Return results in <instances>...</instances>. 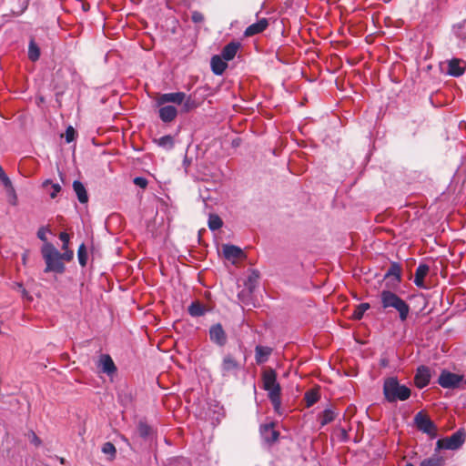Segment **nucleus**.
I'll use <instances>...</instances> for the list:
<instances>
[{"label":"nucleus","instance_id":"27","mask_svg":"<svg viewBox=\"0 0 466 466\" xmlns=\"http://www.w3.org/2000/svg\"><path fill=\"white\" fill-rule=\"evenodd\" d=\"M444 460L439 455H433L431 458L423 460L420 466H442Z\"/></svg>","mask_w":466,"mask_h":466},{"label":"nucleus","instance_id":"19","mask_svg":"<svg viewBox=\"0 0 466 466\" xmlns=\"http://www.w3.org/2000/svg\"><path fill=\"white\" fill-rule=\"evenodd\" d=\"M239 47V43L230 42L224 46V48L221 51L220 56L223 57V59L226 61H230L235 57Z\"/></svg>","mask_w":466,"mask_h":466},{"label":"nucleus","instance_id":"42","mask_svg":"<svg viewBox=\"0 0 466 466\" xmlns=\"http://www.w3.org/2000/svg\"><path fill=\"white\" fill-rule=\"evenodd\" d=\"M192 21L196 24L202 23L204 21V15L198 11H194L191 15Z\"/></svg>","mask_w":466,"mask_h":466},{"label":"nucleus","instance_id":"31","mask_svg":"<svg viewBox=\"0 0 466 466\" xmlns=\"http://www.w3.org/2000/svg\"><path fill=\"white\" fill-rule=\"evenodd\" d=\"M370 309L369 303H360L356 307V309L353 311V318L355 319H362L364 313Z\"/></svg>","mask_w":466,"mask_h":466},{"label":"nucleus","instance_id":"41","mask_svg":"<svg viewBox=\"0 0 466 466\" xmlns=\"http://www.w3.org/2000/svg\"><path fill=\"white\" fill-rule=\"evenodd\" d=\"M134 184L141 188H145L147 186V180L143 177H137L134 178Z\"/></svg>","mask_w":466,"mask_h":466},{"label":"nucleus","instance_id":"20","mask_svg":"<svg viewBox=\"0 0 466 466\" xmlns=\"http://www.w3.org/2000/svg\"><path fill=\"white\" fill-rule=\"evenodd\" d=\"M222 251L224 257L228 260L237 259L243 255L242 249L234 245H223Z\"/></svg>","mask_w":466,"mask_h":466},{"label":"nucleus","instance_id":"28","mask_svg":"<svg viewBox=\"0 0 466 466\" xmlns=\"http://www.w3.org/2000/svg\"><path fill=\"white\" fill-rule=\"evenodd\" d=\"M40 56V49L35 44V42L32 39L29 42L28 46V57L31 61L35 62L39 59Z\"/></svg>","mask_w":466,"mask_h":466},{"label":"nucleus","instance_id":"24","mask_svg":"<svg viewBox=\"0 0 466 466\" xmlns=\"http://www.w3.org/2000/svg\"><path fill=\"white\" fill-rule=\"evenodd\" d=\"M187 311L192 317H200L205 314L206 308L198 301H194L188 306Z\"/></svg>","mask_w":466,"mask_h":466},{"label":"nucleus","instance_id":"48","mask_svg":"<svg viewBox=\"0 0 466 466\" xmlns=\"http://www.w3.org/2000/svg\"><path fill=\"white\" fill-rule=\"evenodd\" d=\"M405 466H414L412 463H407Z\"/></svg>","mask_w":466,"mask_h":466},{"label":"nucleus","instance_id":"30","mask_svg":"<svg viewBox=\"0 0 466 466\" xmlns=\"http://www.w3.org/2000/svg\"><path fill=\"white\" fill-rule=\"evenodd\" d=\"M222 224H223V222L218 215H216V214L209 215L208 228L211 230H217V229L220 228L222 227Z\"/></svg>","mask_w":466,"mask_h":466},{"label":"nucleus","instance_id":"17","mask_svg":"<svg viewBox=\"0 0 466 466\" xmlns=\"http://www.w3.org/2000/svg\"><path fill=\"white\" fill-rule=\"evenodd\" d=\"M211 70L217 76H221L228 67L227 61L220 56H214L210 61Z\"/></svg>","mask_w":466,"mask_h":466},{"label":"nucleus","instance_id":"21","mask_svg":"<svg viewBox=\"0 0 466 466\" xmlns=\"http://www.w3.org/2000/svg\"><path fill=\"white\" fill-rule=\"evenodd\" d=\"M272 352V349L267 346L258 345L255 349V359L258 364H261L266 362L270 354Z\"/></svg>","mask_w":466,"mask_h":466},{"label":"nucleus","instance_id":"8","mask_svg":"<svg viewBox=\"0 0 466 466\" xmlns=\"http://www.w3.org/2000/svg\"><path fill=\"white\" fill-rule=\"evenodd\" d=\"M162 94L156 99V105L158 106V116L164 123H170L176 119L178 114L177 108L175 105L170 103H160Z\"/></svg>","mask_w":466,"mask_h":466},{"label":"nucleus","instance_id":"4","mask_svg":"<svg viewBox=\"0 0 466 466\" xmlns=\"http://www.w3.org/2000/svg\"><path fill=\"white\" fill-rule=\"evenodd\" d=\"M160 103H172L181 106L182 113H188L199 106V103L191 95L180 91L162 94Z\"/></svg>","mask_w":466,"mask_h":466},{"label":"nucleus","instance_id":"26","mask_svg":"<svg viewBox=\"0 0 466 466\" xmlns=\"http://www.w3.org/2000/svg\"><path fill=\"white\" fill-rule=\"evenodd\" d=\"M400 274H401V268L400 266L398 263H392L388 269L385 277L390 278L392 277L396 282L400 281Z\"/></svg>","mask_w":466,"mask_h":466},{"label":"nucleus","instance_id":"46","mask_svg":"<svg viewBox=\"0 0 466 466\" xmlns=\"http://www.w3.org/2000/svg\"><path fill=\"white\" fill-rule=\"evenodd\" d=\"M177 466H192L190 461L187 459L181 458L177 460Z\"/></svg>","mask_w":466,"mask_h":466},{"label":"nucleus","instance_id":"7","mask_svg":"<svg viewBox=\"0 0 466 466\" xmlns=\"http://www.w3.org/2000/svg\"><path fill=\"white\" fill-rule=\"evenodd\" d=\"M414 422L419 431L428 434L431 438L437 436V428L430 417L423 412H418L414 417Z\"/></svg>","mask_w":466,"mask_h":466},{"label":"nucleus","instance_id":"36","mask_svg":"<svg viewBox=\"0 0 466 466\" xmlns=\"http://www.w3.org/2000/svg\"><path fill=\"white\" fill-rule=\"evenodd\" d=\"M258 279V274L255 271H253L248 278V280L246 282V285L249 289H252L255 288L257 281Z\"/></svg>","mask_w":466,"mask_h":466},{"label":"nucleus","instance_id":"40","mask_svg":"<svg viewBox=\"0 0 466 466\" xmlns=\"http://www.w3.org/2000/svg\"><path fill=\"white\" fill-rule=\"evenodd\" d=\"M59 238L63 242L62 248L63 249L68 248V243H69V239H70L69 235L66 232H61L59 234Z\"/></svg>","mask_w":466,"mask_h":466},{"label":"nucleus","instance_id":"6","mask_svg":"<svg viewBox=\"0 0 466 466\" xmlns=\"http://www.w3.org/2000/svg\"><path fill=\"white\" fill-rule=\"evenodd\" d=\"M465 441V433L461 431H457L452 435L447 438L440 439L436 442V451L441 450H457Z\"/></svg>","mask_w":466,"mask_h":466},{"label":"nucleus","instance_id":"34","mask_svg":"<svg viewBox=\"0 0 466 466\" xmlns=\"http://www.w3.org/2000/svg\"><path fill=\"white\" fill-rule=\"evenodd\" d=\"M305 400L307 402V406L310 407L313 404H315L319 400V395L317 392L314 391H309L305 394Z\"/></svg>","mask_w":466,"mask_h":466},{"label":"nucleus","instance_id":"16","mask_svg":"<svg viewBox=\"0 0 466 466\" xmlns=\"http://www.w3.org/2000/svg\"><path fill=\"white\" fill-rule=\"evenodd\" d=\"M260 435L266 442L272 443L278 440L279 433L274 429V425L270 423L260 427Z\"/></svg>","mask_w":466,"mask_h":466},{"label":"nucleus","instance_id":"29","mask_svg":"<svg viewBox=\"0 0 466 466\" xmlns=\"http://www.w3.org/2000/svg\"><path fill=\"white\" fill-rule=\"evenodd\" d=\"M336 416L337 414L335 413L334 410L330 409H326L320 415V424L324 426L332 422L335 420Z\"/></svg>","mask_w":466,"mask_h":466},{"label":"nucleus","instance_id":"9","mask_svg":"<svg viewBox=\"0 0 466 466\" xmlns=\"http://www.w3.org/2000/svg\"><path fill=\"white\" fill-rule=\"evenodd\" d=\"M462 380V376L452 373L448 370H442L438 382L444 389H454L459 386Z\"/></svg>","mask_w":466,"mask_h":466},{"label":"nucleus","instance_id":"10","mask_svg":"<svg viewBox=\"0 0 466 466\" xmlns=\"http://www.w3.org/2000/svg\"><path fill=\"white\" fill-rule=\"evenodd\" d=\"M431 373L430 368L426 366H420L417 369L414 382L417 388L423 389L426 387L431 380Z\"/></svg>","mask_w":466,"mask_h":466},{"label":"nucleus","instance_id":"33","mask_svg":"<svg viewBox=\"0 0 466 466\" xmlns=\"http://www.w3.org/2000/svg\"><path fill=\"white\" fill-rule=\"evenodd\" d=\"M138 432L141 437L147 438L152 434V429L147 423L140 422L138 424Z\"/></svg>","mask_w":466,"mask_h":466},{"label":"nucleus","instance_id":"1","mask_svg":"<svg viewBox=\"0 0 466 466\" xmlns=\"http://www.w3.org/2000/svg\"><path fill=\"white\" fill-rule=\"evenodd\" d=\"M263 389L268 391V397L271 401L276 413L281 415V388L277 380V373L273 369H268L262 373Z\"/></svg>","mask_w":466,"mask_h":466},{"label":"nucleus","instance_id":"12","mask_svg":"<svg viewBox=\"0 0 466 466\" xmlns=\"http://www.w3.org/2000/svg\"><path fill=\"white\" fill-rule=\"evenodd\" d=\"M209 337L212 342L218 346H224L227 342V335L222 325L218 323L212 325L209 329Z\"/></svg>","mask_w":466,"mask_h":466},{"label":"nucleus","instance_id":"15","mask_svg":"<svg viewBox=\"0 0 466 466\" xmlns=\"http://www.w3.org/2000/svg\"><path fill=\"white\" fill-rule=\"evenodd\" d=\"M268 25V22L266 18H261L258 22L248 25L245 31L244 35L246 37H250L255 35L262 33Z\"/></svg>","mask_w":466,"mask_h":466},{"label":"nucleus","instance_id":"44","mask_svg":"<svg viewBox=\"0 0 466 466\" xmlns=\"http://www.w3.org/2000/svg\"><path fill=\"white\" fill-rule=\"evenodd\" d=\"M0 180L1 182L3 183V185L7 188H11V187H14L12 186V183H11V180L9 179V177L6 176V174L3 177H0Z\"/></svg>","mask_w":466,"mask_h":466},{"label":"nucleus","instance_id":"14","mask_svg":"<svg viewBox=\"0 0 466 466\" xmlns=\"http://www.w3.org/2000/svg\"><path fill=\"white\" fill-rule=\"evenodd\" d=\"M238 370L239 364L231 355L228 354L223 358L221 364V372L223 376H228Z\"/></svg>","mask_w":466,"mask_h":466},{"label":"nucleus","instance_id":"38","mask_svg":"<svg viewBox=\"0 0 466 466\" xmlns=\"http://www.w3.org/2000/svg\"><path fill=\"white\" fill-rule=\"evenodd\" d=\"M7 195H8V202L12 206H16L17 205V196H16L15 188L11 187V188L7 189Z\"/></svg>","mask_w":466,"mask_h":466},{"label":"nucleus","instance_id":"18","mask_svg":"<svg viewBox=\"0 0 466 466\" xmlns=\"http://www.w3.org/2000/svg\"><path fill=\"white\" fill-rule=\"evenodd\" d=\"M430 268L426 264H420L415 271L414 284L418 288H425L424 279L428 275Z\"/></svg>","mask_w":466,"mask_h":466},{"label":"nucleus","instance_id":"2","mask_svg":"<svg viewBox=\"0 0 466 466\" xmlns=\"http://www.w3.org/2000/svg\"><path fill=\"white\" fill-rule=\"evenodd\" d=\"M41 254L46 263L45 272L61 274L65 271L64 262L61 261V253L52 243H45L41 248Z\"/></svg>","mask_w":466,"mask_h":466},{"label":"nucleus","instance_id":"47","mask_svg":"<svg viewBox=\"0 0 466 466\" xmlns=\"http://www.w3.org/2000/svg\"><path fill=\"white\" fill-rule=\"evenodd\" d=\"M31 441L36 446L40 445L41 443L40 439L35 435L34 431L31 432Z\"/></svg>","mask_w":466,"mask_h":466},{"label":"nucleus","instance_id":"39","mask_svg":"<svg viewBox=\"0 0 466 466\" xmlns=\"http://www.w3.org/2000/svg\"><path fill=\"white\" fill-rule=\"evenodd\" d=\"M75 136H76V131L75 129L69 126L66 130V134H65V137H66V141L67 143H70L72 142L74 139H75Z\"/></svg>","mask_w":466,"mask_h":466},{"label":"nucleus","instance_id":"35","mask_svg":"<svg viewBox=\"0 0 466 466\" xmlns=\"http://www.w3.org/2000/svg\"><path fill=\"white\" fill-rule=\"evenodd\" d=\"M49 233H51V231L48 227H41V228H39V229L37 231V238L39 239H41L44 242V244L49 243L47 241V237H46V235Z\"/></svg>","mask_w":466,"mask_h":466},{"label":"nucleus","instance_id":"32","mask_svg":"<svg viewBox=\"0 0 466 466\" xmlns=\"http://www.w3.org/2000/svg\"><path fill=\"white\" fill-rule=\"evenodd\" d=\"M103 453L109 455L110 460H113L116 457V450L113 443L106 442L102 447Z\"/></svg>","mask_w":466,"mask_h":466},{"label":"nucleus","instance_id":"3","mask_svg":"<svg viewBox=\"0 0 466 466\" xmlns=\"http://www.w3.org/2000/svg\"><path fill=\"white\" fill-rule=\"evenodd\" d=\"M383 394L389 402L403 401L410 398V390L407 386L400 384L397 378L390 377L384 381Z\"/></svg>","mask_w":466,"mask_h":466},{"label":"nucleus","instance_id":"25","mask_svg":"<svg viewBox=\"0 0 466 466\" xmlns=\"http://www.w3.org/2000/svg\"><path fill=\"white\" fill-rule=\"evenodd\" d=\"M43 187L46 188L51 198H55L61 191V186L58 183H52L50 180H46Z\"/></svg>","mask_w":466,"mask_h":466},{"label":"nucleus","instance_id":"11","mask_svg":"<svg viewBox=\"0 0 466 466\" xmlns=\"http://www.w3.org/2000/svg\"><path fill=\"white\" fill-rule=\"evenodd\" d=\"M97 368L103 373L112 376L116 371V367L108 354H102L99 357Z\"/></svg>","mask_w":466,"mask_h":466},{"label":"nucleus","instance_id":"5","mask_svg":"<svg viewBox=\"0 0 466 466\" xmlns=\"http://www.w3.org/2000/svg\"><path fill=\"white\" fill-rule=\"evenodd\" d=\"M380 299L384 309L393 308L399 312L400 320L404 321L407 319L410 313V306L397 294L390 290H382Z\"/></svg>","mask_w":466,"mask_h":466},{"label":"nucleus","instance_id":"13","mask_svg":"<svg viewBox=\"0 0 466 466\" xmlns=\"http://www.w3.org/2000/svg\"><path fill=\"white\" fill-rule=\"evenodd\" d=\"M465 62L461 59L453 58L448 61L447 74L451 76H461L465 71Z\"/></svg>","mask_w":466,"mask_h":466},{"label":"nucleus","instance_id":"45","mask_svg":"<svg viewBox=\"0 0 466 466\" xmlns=\"http://www.w3.org/2000/svg\"><path fill=\"white\" fill-rule=\"evenodd\" d=\"M0 180L1 182L3 183V185L7 188H11V187H14L12 186V183H11V180L9 179V177L6 176V174L3 177H0Z\"/></svg>","mask_w":466,"mask_h":466},{"label":"nucleus","instance_id":"22","mask_svg":"<svg viewBox=\"0 0 466 466\" xmlns=\"http://www.w3.org/2000/svg\"><path fill=\"white\" fill-rule=\"evenodd\" d=\"M73 189L80 203L85 204L88 201V195L84 184L78 180L73 182Z\"/></svg>","mask_w":466,"mask_h":466},{"label":"nucleus","instance_id":"43","mask_svg":"<svg viewBox=\"0 0 466 466\" xmlns=\"http://www.w3.org/2000/svg\"><path fill=\"white\" fill-rule=\"evenodd\" d=\"M64 253L61 254V261H70L74 257V252L68 248L64 249Z\"/></svg>","mask_w":466,"mask_h":466},{"label":"nucleus","instance_id":"23","mask_svg":"<svg viewBox=\"0 0 466 466\" xmlns=\"http://www.w3.org/2000/svg\"><path fill=\"white\" fill-rule=\"evenodd\" d=\"M154 142L160 147L170 150L174 147V138L170 135L163 136L159 138L154 139Z\"/></svg>","mask_w":466,"mask_h":466},{"label":"nucleus","instance_id":"37","mask_svg":"<svg viewBox=\"0 0 466 466\" xmlns=\"http://www.w3.org/2000/svg\"><path fill=\"white\" fill-rule=\"evenodd\" d=\"M77 255H78V260H79L80 265L85 266L86 264L87 257H86V248H85L84 244H82L79 247Z\"/></svg>","mask_w":466,"mask_h":466}]
</instances>
